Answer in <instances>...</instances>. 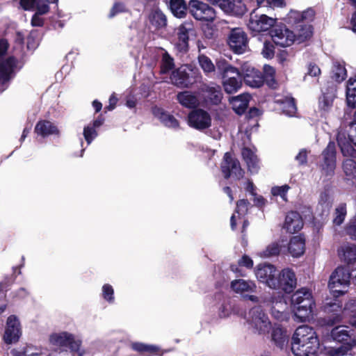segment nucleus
<instances>
[{
  "mask_svg": "<svg viewBox=\"0 0 356 356\" xmlns=\"http://www.w3.org/2000/svg\"><path fill=\"white\" fill-rule=\"evenodd\" d=\"M318 347L319 341L312 327L302 325L296 330L291 343V350L296 356L314 355Z\"/></svg>",
  "mask_w": 356,
  "mask_h": 356,
  "instance_id": "obj_1",
  "label": "nucleus"
},
{
  "mask_svg": "<svg viewBox=\"0 0 356 356\" xmlns=\"http://www.w3.org/2000/svg\"><path fill=\"white\" fill-rule=\"evenodd\" d=\"M49 343L55 350L67 352L71 356H85L87 354L81 338L67 331L51 333L49 337Z\"/></svg>",
  "mask_w": 356,
  "mask_h": 356,
  "instance_id": "obj_2",
  "label": "nucleus"
},
{
  "mask_svg": "<svg viewBox=\"0 0 356 356\" xmlns=\"http://www.w3.org/2000/svg\"><path fill=\"white\" fill-rule=\"evenodd\" d=\"M299 33L296 35L286 26H276L270 31V36L273 42L280 47H289L296 40L299 42H303L310 38L312 33L311 26L306 24H300Z\"/></svg>",
  "mask_w": 356,
  "mask_h": 356,
  "instance_id": "obj_3",
  "label": "nucleus"
},
{
  "mask_svg": "<svg viewBox=\"0 0 356 356\" xmlns=\"http://www.w3.org/2000/svg\"><path fill=\"white\" fill-rule=\"evenodd\" d=\"M216 67L222 76L225 91L229 94L237 92L242 85V75L239 70L224 58L216 61Z\"/></svg>",
  "mask_w": 356,
  "mask_h": 356,
  "instance_id": "obj_4",
  "label": "nucleus"
},
{
  "mask_svg": "<svg viewBox=\"0 0 356 356\" xmlns=\"http://www.w3.org/2000/svg\"><path fill=\"white\" fill-rule=\"evenodd\" d=\"M351 273L348 267L339 266L331 274L328 282L330 293L334 297L346 293L350 284Z\"/></svg>",
  "mask_w": 356,
  "mask_h": 356,
  "instance_id": "obj_5",
  "label": "nucleus"
},
{
  "mask_svg": "<svg viewBox=\"0 0 356 356\" xmlns=\"http://www.w3.org/2000/svg\"><path fill=\"white\" fill-rule=\"evenodd\" d=\"M247 323L253 332L259 334L268 333L272 327L268 316L260 307H254L250 310Z\"/></svg>",
  "mask_w": 356,
  "mask_h": 356,
  "instance_id": "obj_6",
  "label": "nucleus"
},
{
  "mask_svg": "<svg viewBox=\"0 0 356 356\" xmlns=\"http://www.w3.org/2000/svg\"><path fill=\"white\" fill-rule=\"evenodd\" d=\"M337 140L344 156L356 157V150L352 146V143L356 146V124L350 125L348 131L340 128L337 133Z\"/></svg>",
  "mask_w": 356,
  "mask_h": 356,
  "instance_id": "obj_7",
  "label": "nucleus"
},
{
  "mask_svg": "<svg viewBox=\"0 0 356 356\" xmlns=\"http://www.w3.org/2000/svg\"><path fill=\"white\" fill-rule=\"evenodd\" d=\"M254 274L257 279L269 288L275 287L277 282L276 277L278 275V270L276 267L269 264H261L257 266L254 270Z\"/></svg>",
  "mask_w": 356,
  "mask_h": 356,
  "instance_id": "obj_8",
  "label": "nucleus"
},
{
  "mask_svg": "<svg viewBox=\"0 0 356 356\" xmlns=\"http://www.w3.org/2000/svg\"><path fill=\"white\" fill-rule=\"evenodd\" d=\"M188 9L191 15L197 20L213 21L216 17L215 10L207 3L198 0H191Z\"/></svg>",
  "mask_w": 356,
  "mask_h": 356,
  "instance_id": "obj_9",
  "label": "nucleus"
},
{
  "mask_svg": "<svg viewBox=\"0 0 356 356\" xmlns=\"http://www.w3.org/2000/svg\"><path fill=\"white\" fill-rule=\"evenodd\" d=\"M22 335L21 324L15 315L10 316L6 321L3 339L7 344L17 342Z\"/></svg>",
  "mask_w": 356,
  "mask_h": 356,
  "instance_id": "obj_10",
  "label": "nucleus"
},
{
  "mask_svg": "<svg viewBox=\"0 0 356 356\" xmlns=\"http://www.w3.org/2000/svg\"><path fill=\"white\" fill-rule=\"evenodd\" d=\"M275 282L277 284H275V287L273 288V289H281L288 293L293 291L297 284L296 274L290 268H284L278 272Z\"/></svg>",
  "mask_w": 356,
  "mask_h": 356,
  "instance_id": "obj_11",
  "label": "nucleus"
},
{
  "mask_svg": "<svg viewBox=\"0 0 356 356\" xmlns=\"http://www.w3.org/2000/svg\"><path fill=\"white\" fill-rule=\"evenodd\" d=\"M295 310V321L298 322H305L309 321L313 315L315 302L312 294L306 295L304 301L300 305H293Z\"/></svg>",
  "mask_w": 356,
  "mask_h": 356,
  "instance_id": "obj_12",
  "label": "nucleus"
},
{
  "mask_svg": "<svg viewBox=\"0 0 356 356\" xmlns=\"http://www.w3.org/2000/svg\"><path fill=\"white\" fill-rule=\"evenodd\" d=\"M222 172L225 178L233 177L235 179H241L244 172L241 168L239 161L234 158L230 153H225L221 164Z\"/></svg>",
  "mask_w": 356,
  "mask_h": 356,
  "instance_id": "obj_13",
  "label": "nucleus"
},
{
  "mask_svg": "<svg viewBox=\"0 0 356 356\" xmlns=\"http://www.w3.org/2000/svg\"><path fill=\"white\" fill-rule=\"evenodd\" d=\"M228 44L231 49L236 54L244 53L248 47V38L241 28L232 29L228 38Z\"/></svg>",
  "mask_w": 356,
  "mask_h": 356,
  "instance_id": "obj_14",
  "label": "nucleus"
},
{
  "mask_svg": "<svg viewBox=\"0 0 356 356\" xmlns=\"http://www.w3.org/2000/svg\"><path fill=\"white\" fill-rule=\"evenodd\" d=\"M275 18L269 17L264 14L257 15L254 11L250 14L248 26L254 32L266 31L275 24Z\"/></svg>",
  "mask_w": 356,
  "mask_h": 356,
  "instance_id": "obj_15",
  "label": "nucleus"
},
{
  "mask_svg": "<svg viewBox=\"0 0 356 356\" xmlns=\"http://www.w3.org/2000/svg\"><path fill=\"white\" fill-rule=\"evenodd\" d=\"M188 123L194 129L203 130L211 126V118L207 111L202 109H195L188 114Z\"/></svg>",
  "mask_w": 356,
  "mask_h": 356,
  "instance_id": "obj_16",
  "label": "nucleus"
},
{
  "mask_svg": "<svg viewBox=\"0 0 356 356\" xmlns=\"http://www.w3.org/2000/svg\"><path fill=\"white\" fill-rule=\"evenodd\" d=\"M241 75L245 83L252 88H259L264 83L261 73L249 63H244L241 67Z\"/></svg>",
  "mask_w": 356,
  "mask_h": 356,
  "instance_id": "obj_17",
  "label": "nucleus"
},
{
  "mask_svg": "<svg viewBox=\"0 0 356 356\" xmlns=\"http://www.w3.org/2000/svg\"><path fill=\"white\" fill-rule=\"evenodd\" d=\"M257 284L254 281L242 278L235 279L230 282V289L236 294L240 295L243 298L248 293H254L257 291Z\"/></svg>",
  "mask_w": 356,
  "mask_h": 356,
  "instance_id": "obj_18",
  "label": "nucleus"
},
{
  "mask_svg": "<svg viewBox=\"0 0 356 356\" xmlns=\"http://www.w3.org/2000/svg\"><path fill=\"white\" fill-rule=\"evenodd\" d=\"M323 171L327 176L332 175L336 167L335 144L330 142L326 149L323 152Z\"/></svg>",
  "mask_w": 356,
  "mask_h": 356,
  "instance_id": "obj_19",
  "label": "nucleus"
},
{
  "mask_svg": "<svg viewBox=\"0 0 356 356\" xmlns=\"http://www.w3.org/2000/svg\"><path fill=\"white\" fill-rule=\"evenodd\" d=\"M16 63L14 57H9L0 63V84L4 85L13 76Z\"/></svg>",
  "mask_w": 356,
  "mask_h": 356,
  "instance_id": "obj_20",
  "label": "nucleus"
},
{
  "mask_svg": "<svg viewBox=\"0 0 356 356\" xmlns=\"http://www.w3.org/2000/svg\"><path fill=\"white\" fill-rule=\"evenodd\" d=\"M303 226L302 220L300 214L296 211L289 212L285 218L284 228L289 233H295L300 231Z\"/></svg>",
  "mask_w": 356,
  "mask_h": 356,
  "instance_id": "obj_21",
  "label": "nucleus"
},
{
  "mask_svg": "<svg viewBox=\"0 0 356 356\" xmlns=\"http://www.w3.org/2000/svg\"><path fill=\"white\" fill-rule=\"evenodd\" d=\"M222 6L225 13L234 16H242L247 11L245 4L241 0H227Z\"/></svg>",
  "mask_w": 356,
  "mask_h": 356,
  "instance_id": "obj_22",
  "label": "nucleus"
},
{
  "mask_svg": "<svg viewBox=\"0 0 356 356\" xmlns=\"http://www.w3.org/2000/svg\"><path fill=\"white\" fill-rule=\"evenodd\" d=\"M193 30V26L191 22H184L178 28L177 46L181 51H186L188 45L189 33Z\"/></svg>",
  "mask_w": 356,
  "mask_h": 356,
  "instance_id": "obj_23",
  "label": "nucleus"
},
{
  "mask_svg": "<svg viewBox=\"0 0 356 356\" xmlns=\"http://www.w3.org/2000/svg\"><path fill=\"white\" fill-rule=\"evenodd\" d=\"M288 251L293 257L302 256L305 251V239L300 235L293 236L289 243Z\"/></svg>",
  "mask_w": 356,
  "mask_h": 356,
  "instance_id": "obj_24",
  "label": "nucleus"
},
{
  "mask_svg": "<svg viewBox=\"0 0 356 356\" xmlns=\"http://www.w3.org/2000/svg\"><path fill=\"white\" fill-rule=\"evenodd\" d=\"M271 302L273 305L270 309L272 316L279 321H286L289 318V314L285 312L287 308L286 302L283 298H280V300L276 302L272 299Z\"/></svg>",
  "mask_w": 356,
  "mask_h": 356,
  "instance_id": "obj_25",
  "label": "nucleus"
},
{
  "mask_svg": "<svg viewBox=\"0 0 356 356\" xmlns=\"http://www.w3.org/2000/svg\"><path fill=\"white\" fill-rule=\"evenodd\" d=\"M35 132L42 137L59 134L57 127L51 122L47 120L39 121L35 127Z\"/></svg>",
  "mask_w": 356,
  "mask_h": 356,
  "instance_id": "obj_26",
  "label": "nucleus"
},
{
  "mask_svg": "<svg viewBox=\"0 0 356 356\" xmlns=\"http://www.w3.org/2000/svg\"><path fill=\"white\" fill-rule=\"evenodd\" d=\"M250 99V95L244 93L230 98L229 102L236 113L242 114L246 110Z\"/></svg>",
  "mask_w": 356,
  "mask_h": 356,
  "instance_id": "obj_27",
  "label": "nucleus"
},
{
  "mask_svg": "<svg viewBox=\"0 0 356 356\" xmlns=\"http://www.w3.org/2000/svg\"><path fill=\"white\" fill-rule=\"evenodd\" d=\"M338 254L341 261L351 264L356 260V245L343 244L339 248Z\"/></svg>",
  "mask_w": 356,
  "mask_h": 356,
  "instance_id": "obj_28",
  "label": "nucleus"
},
{
  "mask_svg": "<svg viewBox=\"0 0 356 356\" xmlns=\"http://www.w3.org/2000/svg\"><path fill=\"white\" fill-rule=\"evenodd\" d=\"M242 155L247 163L248 170L252 172H257L259 165V160L253 149L249 147H244L242 150Z\"/></svg>",
  "mask_w": 356,
  "mask_h": 356,
  "instance_id": "obj_29",
  "label": "nucleus"
},
{
  "mask_svg": "<svg viewBox=\"0 0 356 356\" xmlns=\"http://www.w3.org/2000/svg\"><path fill=\"white\" fill-rule=\"evenodd\" d=\"M153 113L165 126L170 128L179 127V122L175 118L160 108H154Z\"/></svg>",
  "mask_w": 356,
  "mask_h": 356,
  "instance_id": "obj_30",
  "label": "nucleus"
},
{
  "mask_svg": "<svg viewBox=\"0 0 356 356\" xmlns=\"http://www.w3.org/2000/svg\"><path fill=\"white\" fill-rule=\"evenodd\" d=\"M170 81L172 84L178 87H188L190 82L185 67H181L173 71L170 76Z\"/></svg>",
  "mask_w": 356,
  "mask_h": 356,
  "instance_id": "obj_31",
  "label": "nucleus"
},
{
  "mask_svg": "<svg viewBox=\"0 0 356 356\" xmlns=\"http://www.w3.org/2000/svg\"><path fill=\"white\" fill-rule=\"evenodd\" d=\"M149 22L155 29H160L167 24L165 15L159 9H154L149 15Z\"/></svg>",
  "mask_w": 356,
  "mask_h": 356,
  "instance_id": "obj_32",
  "label": "nucleus"
},
{
  "mask_svg": "<svg viewBox=\"0 0 356 356\" xmlns=\"http://www.w3.org/2000/svg\"><path fill=\"white\" fill-rule=\"evenodd\" d=\"M275 102L280 105V108L286 115H295L297 108L293 98L286 97L284 99H276Z\"/></svg>",
  "mask_w": 356,
  "mask_h": 356,
  "instance_id": "obj_33",
  "label": "nucleus"
},
{
  "mask_svg": "<svg viewBox=\"0 0 356 356\" xmlns=\"http://www.w3.org/2000/svg\"><path fill=\"white\" fill-rule=\"evenodd\" d=\"M205 97L213 104H218L222 98V93L219 86H207L204 89Z\"/></svg>",
  "mask_w": 356,
  "mask_h": 356,
  "instance_id": "obj_34",
  "label": "nucleus"
},
{
  "mask_svg": "<svg viewBox=\"0 0 356 356\" xmlns=\"http://www.w3.org/2000/svg\"><path fill=\"white\" fill-rule=\"evenodd\" d=\"M249 202L245 200H240L237 202L235 213L231 217V227L234 229L236 225V219H241L244 216L248 209Z\"/></svg>",
  "mask_w": 356,
  "mask_h": 356,
  "instance_id": "obj_35",
  "label": "nucleus"
},
{
  "mask_svg": "<svg viewBox=\"0 0 356 356\" xmlns=\"http://www.w3.org/2000/svg\"><path fill=\"white\" fill-rule=\"evenodd\" d=\"M131 348L134 351L140 353H148L149 355H156L161 349L158 346L147 344L141 342L131 343Z\"/></svg>",
  "mask_w": 356,
  "mask_h": 356,
  "instance_id": "obj_36",
  "label": "nucleus"
},
{
  "mask_svg": "<svg viewBox=\"0 0 356 356\" xmlns=\"http://www.w3.org/2000/svg\"><path fill=\"white\" fill-rule=\"evenodd\" d=\"M272 339L277 346L282 348L288 341L286 331L280 325H275L273 327Z\"/></svg>",
  "mask_w": 356,
  "mask_h": 356,
  "instance_id": "obj_37",
  "label": "nucleus"
},
{
  "mask_svg": "<svg viewBox=\"0 0 356 356\" xmlns=\"http://www.w3.org/2000/svg\"><path fill=\"white\" fill-rule=\"evenodd\" d=\"M177 99L181 105L187 108L196 107L199 104L197 97L188 91L179 93Z\"/></svg>",
  "mask_w": 356,
  "mask_h": 356,
  "instance_id": "obj_38",
  "label": "nucleus"
},
{
  "mask_svg": "<svg viewBox=\"0 0 356 356\" xmlns=\"http://www.w3.org/2000/svg\"><path fill=\"white\" fill-rule=\"evenodd\" d=\"M36 12L32 17L31 24L33 26H40L43 24L41 15L47 13L49 10V3L45 2L38 3Z\"/></svg>",
  "mask_w": 356,
  "mask_h": 356,
  "instance_id": "obj_39",
  "label": "nucleus"
},
{
  "mask_svg": "<svg viewBox=\"0 0 356 356\" xmlns=\"http://www.w3.org/2000/svg\"><path fill=\"white\" fill-rule=\"evenodd\" d=\"M346 100L349 107L356 108V77L350 78L348 81Z\"/></svg>",
  "mask_w": 356,
  "mask_h": 356,
  "instance_id": "obj_40",
  "label": "nucleus"
},
{
  "mask_svg": "<svg viewBox=\"0 0 356 356\" xmlns=\"http://www.w3.org/2000/svg\"><path fill=\"white\" fill-rule=\"evenodd\" d=\"M170 8L177 17L183 18L186 16L187 6L184 0H170Z\"/></svg>",
  "mask_w": 356,
  "mask_h": 356,
  "instance_id": "obj_41",
  "label": "nucleus"
},
{
  "mask_svg": "<svg viewBox=\"0 0 356 356\" xmlns=\"http://www.w3.org/2000/svg\"><path fill=\"white\" fill-rule=\"evenodd\" d=\"M347 329L348 327L346 326H337L334 327L331 332L332 339L336 341L344 343L349 341L350 339H353L350 338Z\"/></svg>",
  "mask_w": 356,
  "mask_h": 356,
  "instance_id": "obj_42",
  "label": "nucleus"
},
{
  "mask_svg": "<svg viewBox=\"0 0 356 356\" xmlns=\"http://www.w3.org/2000/svg\"><path fill=\"white\" fill-rule=\"evenodd\" d=\"M354 309H356V300H351L346 305L341 314H334V316L330 318L328 323L334 325L340 322L343 318L348 315L349 311L353 312Z\"/></svg>",
  "mask_w": 356,
  "mask_h": 356,
  "instance_id": "obj_43",
  "label": "nucleus"
},
{
  "mask_svg": "<svg viewBox=\"0 0 356 356\" xmlns=\"http://www.w3.org/2000/svg\"><path fill=\"white\" fill-rule=\"evenodd\" d=\"M11 353L13 356H41L43 354L40 348L29 346L22 350L14 349Z\"/></svg>",
  "mask_w": 356,
  "mask_h": 356,
  "instance_id": "obj_44",
  "label": "nucleus"
},
{
  "mask_svg": "<svg viewBox=\"0 0 356 356\" xmlns=\"http://www.w3.org/2000/svg\"><path fill=\"white\" fill-rule=\"evenodd\" d=\"M282 245L280 242H273L269 244L265 250L258 253L259 256L262 258H270L277 256L281 251Z\"/></svg>",
  "mask_w": 356,
  "mask_h": 356,
  "instance_id": "obj_45",
  "label": "nucleus"
},
{
  "mask_svg": "<svg viewBox=\"0 0 356 356\" xmlns=\"http://www.w3.org/2000/svg\"><path fill=\"white\" fill-rule=\"evenodd\" d=\"M346 77V70L344 65L339 62L333 63L332 78L337 82H341Z\"/></svg>",
  "mask_w": 356,
  "mask_h": 356,
  "instance_id": "obj_46",
  "label": "nucleus"
},
{
  "mask_svg": "<svg viewBox=\"0 0 356 356\" xmlns=\"http://www.w3.org/2000/svg\"><path fill=\"white\" fill-rule=\"evenodd\" d=\"M356 345L355 339H350L349 341L344 343L343 345L338 348H333L330 350V356H343L349 350L352 349Z\"/></svg>",
  "mask_w": 356,
  "mask_h": 356,
  "instance_id": "obj_47",
  "label": "nucleus"
},
{
  "mask_svg": "<svg viewBox=\"0 0 356 356\" xmlns=\"http://www.w3.org/2000/svg\"><path fill=\"white\" fill-rule=\"evenodd\" d=\"M198 62L204 73L209 74L215 71V65L209 57L200 54L198 56Z\"/></svg>",
  "mask_w": 356,
  "mask_h": 356,
  "instance_id": "obj_48",
  "label": "nucleus"
},
{
  "mask_svg": "<svg viewBox=\"0 0 356 356\" xmlns=\"http://www.w3.org/2000/svg\"><path fill=\"white\" fill-rule=\"evenodd\" d=\"M346 216V206L345 204H340L335 209L334 218L333 223L335 225H340L343 221Z\"/></svg>",
  "mask_w": 356,
  "mask_h": 356,
  "instance_id": "obj_49",
  "label": "nucleus"
},
{
  "mask_svg": "<svg viewBox=\"0 0 356 356\" xmlns=\"http://www.w3.org/2000/svg\"><path fill=\"white\" fill-rule=\"evenodd\" d=\"M343 171L350 179H356V163L352 159H346L343 164Z\"/></svg>",
  "mask_w": 356,
  "mask_h": 356,
  "instance_id": "obj_50",
  "label": "nucleus"
},
{
  "mask_svg": "<svg viewBox=\"0 0 356 356\" xmlns=\"http://www.w3.org/2000/svg\"><path fill=\"white\" fill-rule=\"evenodd\" d=\"M102 296L104 300L109 304L115 302L114 289L109 284H105L102 288Z\"/></svg>",
  "mask_w": 356,
  "mask_h": 356,
  "instance_id": "obj_51",
  "label": "nucleus"
},
{
  "mask_svg": "<svg viewBox=\"0 0 356 356\" xmlns=\"http://www.w3.org/2000/svg\"><path fill=\"white\" fill-rule=\"evenodd\" d=\"M264 79L270 87H275L276 83L275 81V70L270 65H265L264 66Z\"/></svg>",
  "mask_w": 356,
  "mask_h": 356,
  "instance_id": "obj_52",
  "label": "nucleus"
},
{
  "mask_svg": "<svg viewBox=\"0 0 356 356\" xmlns=\"http://www.w3.org/2000/svg\"><path fill=\"white\" fill-rule=\"evenodd\" d=\"M173 67L174 62L172 58H171L167 52H164L161 60V73L166 74L169 72Z\"/></svg>",
  "mask_w": 356,
  "mask_h": 356,
  "instance_id": "obj_53",
  "label": "nucleus"
},
{
  "mask_svg": "<svg viewBox=\"0 0 356 356\" xmlns=\"http://www.w3.org/2000/svg\"><path fill=\"white\" fill-rule=\"evenodd\" d=\"M318 207H321L322 214L327 213L331 207V200L327 192H323L320 195Z\"/></svg>",
  "mask_w": 356,
  "mask_h": 356,
  "instance_id": "obj_54",
  "label": "nucleus"
},
{
  "mask_svg": "<svg viewBox=\"0 0 356 356\" xmlns=\"http://www.w3.org/2000/svg\"><path fill=\"white\" fill-rule=\"evenodd\" d=\"M58 0H21L20 4L24 10L37 9L38 3H57Z\"/></svg>",
  "mask_w": 356,
  "mask_h": 356,
  "instance_id": "obj_55",
  "label": "nucleus"
},
{
  "mask_svg": "<svg viewBox=\"0 0 356 356\" xmlns=\"http://www.w3.org/2000/svg\"><path fill=\"white\" fill-rule=\"evenodd\" d=\"M312 294L311 291L305 288H302L296 291L291 296V304L300 305V303L304 301L306 295Z\"/></svg>",
  "mask_w": 356,
  "mask_h": 356,
  "instance_id": "obj_56",
  "label": "nucleus"
},
{
  "mask_svg": "<svg viewBox=\"0 0 356 356\" xmlns=\"http://www.w3.org/2000/svg\"><path fill=\"white\" fill-rule=\"evenodd\" d=\"M289 188L290 187L286 184L281 186H274L271 188V193L274 196H280L284 201H286V194Z\"/></svg>",
  "mask_w": 356,
  "mask_h": 356,
  "instance_id": "obj_57",
  "label": "nucleus"
},
{
  "mask_svg": "<svg viewBox=\"0 0 356 356\" xmlns=\"http://www.w3.org/2000/svg\"><path fill=\"white\" fill-rule=\"evenodd\" d=\"M97 130L92 127L91 124H88L83 129V136L88 145H90L92 141L97 137Z\"/></svg>",
  "mask_w": 356,
  "mask_h": 356,
  "instance_id": "obj_58",
  "label": "nucleus"
},
{
  "mask_svg": "<svg viewBox=\"0 0 356 356\" xmlns=\"http://www.w3.org/2000/svg\"><path fill=\"white\" fill-rule=\"evenodd\" d=\"M333 97L332 95H323L319 99V107L323 111H327L332 105Z\"/></svg>",
  "mask_w": 356,
  "mask_h": 356,
  "instance_id": "obj_59",
  "label": "nucleus"
},
{
  "mask_svg": "<svg viewBox=\"0 0 356 356\" xmlns=\"http://www.w3.org/2000/svg\"><path fill=\"white\" fill-rule=\"evenodd\" d=\"M288 22L292 25L299 23H303L302 19L301 12L292 10L288 15Z\"/></svg>",
  "mask_w": 356,
  "mask_h": 356,
  "instance_id": "obj_60",
  "label": "nucleus"
},
{
  "mask_svg": "<svg viewBox=\"0 0 356 356\" xmlns=\"http://www.w3.org/2000/svg\"><path fill=\"white\" fill-rule=\"evenodd\" d=\"M261 54L266 58H271L274 56V46L270 42L264 43Z\"/></svg>",
  "mask_w": 356,
  "mask_h": 356,
  "instance_id": "obj_61",
  "label": "nucleus"
},
{
  "mask_svg": "<svg viewBox=\"0 0 356 356\" xmlns=\"http://www.w3.org/2000/svg\"><path fill=\"white\" fill-rule=\"evenodd\" d=\"M124 11H126L125 6L122 3H116L111 8L108 16L111 18L115 17L117 14Z\"/></svg>",
  "mask_w": 356,
  "mask_h": 356,
  "instance_id": "obj_62",
  "label": "nucleus"
},
{
  "mask_svg": "<svg viewBox=\"0 0 356 356\" xmlns=\"http://www.w3.org/2000/svg\"><path fill=\"white\" fill-rule=\"evenodd\" d=\"M302 19H303V22H309L313 20L315 13L314 10L312 8H308L306 10L301 12Z\"/></svg>",
  "mask_w": 356,
  "mask_h": 356,
  "instance_id": "obj_63",
  "label": "nucleus"
},
{
  "mask_svg": "<svg viewBox=\"0 0 356 356\" xmlns=\"http://www.w3.org/2000/svg\"><path fill=\"white\" fill-rule=\"evenodd\" d=\"M238 265L240 266H243L247 268H252L253 266V261L250 257H248L247 255H243L238 260Z\"/></svg>",
  "mask_w": 356,
  "mask_h": 356,
  "instance_id": "obj_64",
  "label": "nucleus"
}]
</instances>
